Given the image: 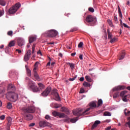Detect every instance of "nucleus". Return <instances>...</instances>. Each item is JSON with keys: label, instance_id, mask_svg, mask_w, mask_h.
<instances>
[{"label": "nucleus", "instance_id": "obj_23", "mask_svg": "<svg viewBox=\"0 0 130 130\" xmlns=\"http://www.w3.org/2000/svg\"><path fill=\"white\" fill-rule=\"evenodd\" d=\"M103 115L104 116H111V113L109 112L106 111L104 113Z\"/></svg>", "mask_w": 130, "mask_h": 130}, {"label": "nucleus", "instance_id": "obj_16", "mask_svg": "<svg viewBox=\"0 0 130 130\" xmlns=\"http://www.w3.org/2000/svg\"><path fill=\"white\" fill-rule=\"evenodd\" d=\"M51 106L54 108L57 109L61 107L60 105H58L57 103H52Z\"/></svg>", "mask_w": 130, "mask_h": 130}, {"label": "nucleus", "instance_id": "obj_44", "mask_svg": "<svg viewBox=\"0 0 130 130\" xmlns=\"http://www.w3.org/2000/svg\"><path fill=\"white\" fill-rule=\"evenodd\" d=\"M27 73V75L30 77L31 76V70L28 69L27 70H26Z\"/></svg>", "mask_w": 130, "mask_h": 130}, {"label": "nucleus", "instance_id": "obj_1", "mask_svg": "<svg viewBox=\"0 0 130 130\" xmlns=\"http://www.w3.org/2000/svg\"><path fill=\"white\" fill-rule=\"evenodd\" d=\"M97 107L96 103V102H92L90 103H89V108L86 109L84 112L82 113V109H77L73 111V113L74 115L76 116H82V115H85L87 114V112L89 111L90 110L94 109L95 108Z\"/></svg>", "mask_w": 130, "mask_h": 130}, {"label": "nucleus", "instance_id": "obj_62", "mask_svg": "<svg viewBox=\"0 0 130 130\" xmlns=\"http://www.w3.org/2000/svg\"><path fill=\"white\" fill-rule=\"evenodd\" d=\"M79 58H80L81 60H82V59H83V54H80V55H79Z\"/></svg>", "mask_w": 130, "mask_h": 130}, {"label": "nucleus", "instance_id": "obj_49", "mask_svg": "<svg viewBox=\"0 0 130 130\" xmlns=\"http://www.w3.org/2000/svg\"><path fill=\"white\" fill-rule=\"evenodd\" d=\"M45 118L47 120H50L51 119V117L49 115H47L45 116Z\"/></svg>", "mask_w": 130, "mask_h": 130}, {"label": "nucleus", "instance_id": "obj_22", "mask_svg": "<svg viewBox=\"0 0 130 130\" xmlns=\"http://www.w3.org/2000/svg\"><path fill=\"white\" fill-rule=\"evenodd\" d=\"M61 109L63 112H65L67 114H69L70 112L68 108H66L65 107H62Z\"/></svg>", "mask_w": 130, "mask_h": 130}, {"label": "nucleus", "instance_id": "obj_28", "mask_svg": "<svg viewBox=\"0 0 130 130\" xmlns=\"http://www.w3.org/2000/svg\"><path fill=\"white\" fill-rule=\"evenodd\" d=\"M127 93V91H123L120 93V96L123 98L126 93Z\"/></svg>", "mask_w": 130, "mask_h": 130}, {"label": "nucleus", "instance_id": "obj_34", "mask_svg": "<svg viewBox=\"0 0 130 130\" xmlns=\"http://www.w3.org/2000/svg\"><path fill=\"white\" fill-rule=\"evenodd\" d=\"M78 120V117L74 118L71 119L72 123H75Z\"/></svg>", "mask_w": 130, "mask_h": 130}, {"label": "nucleus", "instance_id": "obj_52", "mask_svg": "<svg viewBox=\"0 0 130 130\" xmlns=\"http://www.w3.org/2000/svg\"><path fill=\"white\" fill-rule=\"evenodd\" d=\"M83 85L84 86L88 87V86H89V83H88V82H86L85 81H84V82L83 83Z\"/></svg>", "mask_w": 130, "mask_h": 130}, {"label": "nucleus", "instance_id": "obj_57", "mask_svg": "<svg viewBox=\"0 0 130 130\" xmlns=\"http://www.w3.org/2000/svg\"><path fill=\"white\" fill-rule=\"evenodd\" d=\"M118 14H119V17H120V18H121V19H122V12L118 13Z\"/></svg>", "mask_w": 130, "mask_h": 130}, {"label": "nucleus", "instance_id": "obj_58", "mask_svg": "<svg viewBox=\"0 0 130 130\" xmlns=\"http://www.w3.org/2000/svg\"><path fill=\"white\" fill-rule=\"evenodd\" d=\"M35 125V123H32L29 124V127H32V126H34Z\"/></svg>", "mask_w": 130, "mask_h": 130}, {"label": "nucleus", "instance_id": "obj_8", "mask_svg": "<svg viewBox=\"0 0 130 130\" xmlns=\"http://www.w3.org/2000/svg\"><path fill=\"white\" fill-rule=\"evenodd\" d=\"M31 57V49H29L27 52L25 54L23 58V60L25 62L29 61Z\"/></svg>", "mask_w": 130, "mask_h": 130}, {"label": "nucleus", "instance_id": "obj_60", "mask_svg": "<svg viewBox=\"0 0 130 130\" xmlns=\"http://www.w3.org/2000/svg\"><path fill=\"white\" fill-rule=\"evenodd\" d=\"M80 93H84V89L81 88Z\"/></svg>", "mask_w": 130, "mask_h": 130}, {"label": "nucleus", "instance_id": "obj_38", "mask_svg": "<svg viewBox=\"0 0 130 130\" xmlns=\"http://www.w3.org/2000/svg\"><path fill=\"white\" fill-rule=\"evenodd\" d=\"M7 35L10 37H12L13 35V31L12 30H10L7 32Z\"/></svg>", "mask_w": 130, "mask_h": 130}, {"label": "nucleus", "instance_id": "obj_17", "mask_svg": "<svg viewBox=\"0 0 130 130\" xmlns=\"http://www.w3.org/2000/svg\"><path fill=\"white\" fill-rule=\"evenodd\" d=\"M107 35H108V39H112V33L110 32V30L109 29H107Z\"/></svg>", "mask_w": 130, "mask_h": 130}, {"label": "nucleus", "instance_id": "obj_54", "mask_svg": "<svg viewBox=\"0 0 130 130\" xmlns=\"http://www.w3.org/2000/svg\"><path fill=\"white\" fill-rule=\"evenodd\" d=\"M117 9H118V13H122V12L121 11V9L120 8L119 6H118Z\"/></svg>", "mask_w": 130, "mask_h": 130}, {"label": "nucleus", "instance_id": "obj_19", "mask_svg": "<svg viewBox=\"0 0 130 130\" xmlns=\"http://www.w3.org/2000/svg\"><path fill=\"white\" fill-rule=\"evenodd\" d=\"M38 86H39V89L40 90L39 91H40L41 90H42V89H44L45 86L43 84V83H38Z\"/></svg>", "mask_w": 130, "mask_h": 130}, {"label": "nucleus", "instance_id": "obj_15", "mask_svg": "<svg viewBox=\"0 0 130 130\" xmlns=\"http://www.w3.org/2000/svg\"><path fill=\"white\" fill-rule=\"evenodd\" d=\"M101 123V121L99 120H96L94 122V123H93V125H92V126H91V129L93 130L97 127V126Z\"/></svg>", "mask_w": 130, "mask_h": 130}, {"label": "nucleus", "instance_id": "obj_20", "mask_svg": "<svg viewBox=\"0 0 130 130\" xmlns=\"http://www.w3.org/2000/svg\"><path fill=\"white\" fill-rule=\"evenodd\" d=\"M38 64H39V62H36L35 63V66H34V68L33 69L34 73H37L36 70L38 69Z\"/></svg>", "mask_w": 130, "mask_h": 130}, {"label": "nucleus", "instance_id": "obj_55", "mask_svg": "<svg viewBox=\"0 0 130 130\" xmlns=\"http://www.w3.org/2000/svg\"><path fill=\"white\" fill-rule=\"evenodd\" d=\"M1 120H4L5 119V115H2L0 117Z\"/></svg>", "mask_w": 130, "mask_h": 130}, {"label": "nucleus", "instance_id": "obj_50", "mask_svg": "<svg viewBox=\"0 0 130 130\" xmlns=\"http://www.w3.org/2000/svg\"><path fill=\"white\" fill-rule=\"evenodd\" d=\"M5 11L4 10H0V17H2V16H3L4 14Z\"/></svg>", "mask_w": 130, "mask_h": 130}, {"label": "nucleus", "instance_id": "obj_48", "mask_svg": "<svg viewBox=\"0 0 130 130\" xmlns=\"http://www.w3.org/2000/svg\"><path fill=\"white\" fill-rule=\"evenodd\" d=\"M35 45L34 44L32 46V54H34L35 52Z\"/></svg>", "mask_w": 130, "mask_h": 130}, {"label": "nucleus", "instance_id": "obj_27", "mask_svg": "<svg viewBox=\"0 0 130 130\" xmlns=\"http://www.w3.org/2000/svg\"><path fill=\"white\" fill-rule=\"evenodd\" d=\"M129 96H130V95H125L122 98V100L123 102H128V100L127 99V97Z\"/></svg>", "mask_w": 130, "mask_h": 130}, {"label": "nucleus", "instance_id": "obj_18", "mask_svg": "<svg viewBox=\"0 0 130 130\" xmlns=\"http://www.w3.org/2000/svg\"><path fill=\"white\" fill-rule=\"evenodd\" d=\"M125 52L124 51L122 52V53L120 55V56L119 58V60H120L123 59L125 57Z\"/></svg>", "mask_w": 130, "mask_h": 130}, {"label": "nucleus", "instance_id": "obj_40", "mask_svg": "<svg viewBox=\"0 0 130 130\" xmlns=\"http://www.w3.org/2000/svg\"><path fill=\"white\" fill-rule=\"evenodd\" d=\"M78 30V29L77 27H74L71 29L70 32H74L77 31Z\"/></svg>", "mask_w": 130, "mask_h": 130}, {"label": "nucleus", "instance_id": "obj_10", "mask_svg": "<svg viewBox=\"0 0 130 130\" xmlns=\"http://www.w3.org/2000/svg\"><path fill=\"white\" fill-rule=\"evenodd\" d=\"M39 126L42 127H44L45 126H50V123L47 122L46 121H41L39 122Z\"/></svg>", "mask_w": 130, "mask_h": 130}, {"label": "nucleus", "instance_id": "obj_25", "mask_svg": "<svg viewBox=\"0 0 130 130\" xmlns=\"http://www.w3.org/2000/svg\"><path fill=\"white\" fill-rule=\"evenodd\" d=\"M6 5V2L4 0H0V5L2 6L3 7H5Z\"/></svg>", "mask_w": 130, "mask_h": 130}, {"label": "nucleus", "instance_id": "obj_53", "mask_svg": "<svg viewBox=\"0 0 130 130\" xmlns=\"http://www.w3.org/2000/svg\"><path fill=\"white\" fill-rule=\"evenodd\" d=\"M113 20L115 21V22H117L118 21V18L116 16H114V18H113Z\"/></svg>", "mask_w": 130, "mask_h": 130}, {"label": "nucleus", "instance_id": "obj_9", "mask_svg": "<svg viewBox=\"0 0 130 130\" xmlns=\"http://www.w3.org/2000/svg\"><path fill=\"white\" fill-rule=\"evenodd\" d=\"M51 90L50 87L47 88L42 93L41 95L44 97H46L48 95Z\"/></svg>", "mask_w": 130, "mask_h": 130}, {"label": "nucleus", "instance_id": "obj_2", "mask_svg": "<svg viewBox=\"0 0 130 130\" xmlns=\"http://www.w3.org/2000/svg\"><path fill=\"white\" fill-rule=\"evenodd\" d=\"M24 112V118L27 120L30 121L32 119L33 116L29 113H33L35 111V108L33 106H30L26 108L22 109Z\"/></svg>", "mask_w": 130, "mask_h": 130}, {"label": "nucleus", "instance_id": "obj_14", "mask_svg": "<svg viewBox=\"0 0 130 130\" xmlns=\"http://www.w3.org/2000/svg\"><path fill=\"white\" fill-rule=\"evenodd\" d=\"M17 44L19 47L23 46L24 45V40L23 39L18 38L17 39Z\"/></svg>", "mask_w": 130, "mask_h": 130}, {"label": "nucleus", "instance_id": "obj_39", "mask_svg": "<svg viewBox=\"0 0 130 130\" xmlns=\"http://www.w3.org/2000/svg\"><path fill=\"white\" fill-rule=\"evenodd\" d=\"M58 116H59V118H63L65 117V114L64 113H58Z\"/></svg>", "mask_w": 130, "mask_h": 130}, {"label": "nucleus", "instance_id": "obj_31", "mask_svg": "<svg viewBox=\"0 0 130 130\" xmlns=\"http://www.w3.org/2000/svg\"><path fill=\"white\" fill-rule=\"evenodd\" d=\"M67 64L70 65V68H71V69H74V68H75V64L73 63L68 62Z\"/></svg>", "mask_w": 130, "mask_h": 130}, {"label": "nucleus", "instance_id": "obj_47", "mask_svg": "<svg viewBox=\"0 0 130 130\" xmlns=\"http://www.w3.org/2000/svg\"><path fill=\"white\" fill-rule=\"evenodd\" d=\"M77 77V76L76 75V76H75V77H73V78H69V81H73L76 79Z\"/></svg>", "mask_w": 130, "mask_h": 130}, {"label": "nucleus", "instance_id": "obj_59", "mask_svg": "<svg viewBox=\"0 0 130 130\" xmlns=\"http://www.w3.org/2000/svg\"><path fill=\"white\" fill-rule=\"evenodd\" d=\"M111 129V126H109L105 128V130H110Z\"/></svg>", "mask_w": 130, "mask_h": 130}, {"label": "nucleus", "instance_id": "obj_33", "mask_svg": "<svg viewBox=\"0 0 130 130\" xmlns=\"http://www.w3.org/2000/svg\"><path fill=\"white\" fill-rule=\"evenodd\" d=\"M119 96V92H116L114 93L113 95V97L114 99H116Z\"/></svg>", "mask_w": 130, "mask_h": 130}, {"label": "nucleus", "instance_id": "obj_36", "mask_svg": "<svg viewBox=\"0 0 130 130\" xmlns=\"http://www.w3.org/2000/svg\"><path fill=\"white\" fill-rule=\"evenodd\" d=\"M34 76L37 80H39L40 79V77L37 72L34 73Z\"/></svg>", "mask_w": 130, "mask_h": 130}, {"label": "nucleus", "instance_id": "obj_3", "mask_svg": "<svg viewBox=\"0 0 130 130\" xmlns=\"http://www.w3.org/2000/svg\"><path fill=\"white\" fill-rule=\"evenodd\" d=\"M7 98L11 102H15L19 98L18 94L15 92H10L6 94Z\"/></svg>", "mask_w": 130, "mask_h": 130}, {"label": "nucleus", "instance_id": "obj_64", "mask_svg": "<svg viewBox=\"0 0 130 130\" xmlns=\"http://www.w3.org/2000/svg\"><path fill=\"white\" fill-rule=\"evenodd\" d=\"M84 80V77H81V78H80V81L83 82Z\"/></svg>", "mask_w": 130, "mask_h": 130}, {"label": "nucleus", "instance_id": "obj_21", "mask_svg": "<svg viewBox=\"0 0 130 130\" xmlns=\"http://www.w3.org/2000/svg\"><path fill=\"white\" fill-rule=\"evenodd\" d=\"M124 113L125 116H130V111H128L127 109L124 110Z\"/></svg>", "mask_w": 130, "mask_h": 130}, {"label": "nucleus", "instance_id": "obj_61", "mask_svg": "<svg viewBox=\"0 0 130 130\" xmlns=\"http://www.w3.org/2000/svg\"><path fill=\"white\" fill-rule=\"evenodd\" d=\"M50 64H51V62H50V61H49V62L47 63L46 67H50Z\"/></svg>", "mask_w": 130, "mask_h": 130}, {"label": "nucleus", "instance_id": "obj_32", "mask_svg": "<svg viewBox=\"0 0 130 130\" xmlns=\"http://www.w3.org/2000/svg\"><path fill=\"white\" fill-rule=\"evenodd\" d=\"M127 120L128 121L125 124V126H127V125H128V127L130 128V117L127 118Z\"/></svg>", "mask_w": 130, "mask_h": 130}, {"label": "nucleus", "instance_id": "obj_37", "mask_svg": "<svg viewBox=\"0 0 130 130\" xmlns=\"http://www.w3.org/2000/svg\"><path fill=\"white\" fill-rule=\"evenodd\" d=\"M12 123V118L9 117L8 118V125H10Z\"/></svg>", "mask_w": 130, "mask_h": 130}, {"label": "nucleus", "instance_id": "obj_26", "mask_svg": "<svg viewBox=\"0 0 130 130\" xmlns=\"http://www.w3.org/2000/svg\"><path fill=\"white\" fill-rule=\"evenodd\" d=\"M15 45V42L12 41L9 43L8 46L10 47H14Z\"/></svg>", "mask_w": 130, "mask_h": 130}, {"label": "nucleus", "instance_id": "obj_11", "mask_svg": "<svg viewBox=\"0 0 130 130\" xmlns=\"http://www.w3.org/2000/svg\"><path fill=\"white\" fill-rule=\"evenodd\" d=\"M95 20V18H94L92 15H88L86 17V22L88 23H91Z\"/></svg>", "mask_w": 130, "mask_h": 130}, {"label": "nucleus", "instance_id": "obj_46", "mask_svg": "<svg viewBox=\"0 0 130 130\" xmlns=\"http://www.w3.org/2000/svg\"><path fill=\"white\" fill-rule=\"evenodd\" d=\"M9 88L11 89L14 90L15 89V87L12 84H9Z\"/></svg>", "mask_w": 130, "mask_h": 130}, {"label": "nucleus", "instance_id": "obj_41", "mask_svg": "<svg viewBox=\"0 0 130 130\" xmlns=\"http://www.w3.org/2000/svg\"><path fill=\"white\" fill-rule=\"evenodd\" d=\"M7 108L9 109H12V105L11 103H8L7 104Z\"/></svg>", "mask_w": 130, "mask_h": 130}, {"label": "nucleus", "instance_id": "obj_7", "mask_svg": "<svg viewBox=\"0 0 130 130\" xmlns=\"http://www.w3.org/2000/svg\"><path fill=\"white\" fill-rule=\"evenodd\" d=\"M51 95H52L53 96H54L55 97V100L56 101H60V99L59 97V95L57 92V90L56 89H54V90H52L51 92Z\"/></svg>", "mask_w": 130, "mask_h": 130}, {"label": "nucleus", "instance_id": "obj_6", "mask_svg": "<svg viewBox=\"0 0 130 130\" xmlns=\"http://www.w3.org/2000/svg\"><path fill=\"white\" fill-rule=\"evenodd\" d=\"M21 7V4L20 3H16L15 6H13L9 10V14H15V13H16V12L19 10V8Z\"/></svg>", "mask_w": 130, "mask_h": 130}, {"label": "nucleus", "instance_id": "obj_30", "mask_svg": "<svg viewBox=\"0 0 130 130\" xmlns=\"http://www.w3.org/2000/svg\"><path fill=\"white\" fill-rule=\"evenodd\" d=\"M85 79H86V81H87V82H92L91 78L90 77V76H88V75H86L85 76Z\"/></svg>", "mask_w": 130, "mask_h": 130}, {"label": "nucleus", "instance_id": "obj_63", "mask_svg": "<svg viewBox=\"0 0 130 130\" xmlns=\"http://www.w3.org/2000/svg\"><path fill=\"white\" fill-rule=\"evenodd\" d=\"M37 54H40L41 56H42V52H41V51L40 50H39V51H38Z\"/></svg>", "mask_w": 130, "mask_h": 130}, {"label": "nucleus", "instance_id": "obj_56", "mask_svg": "<svg viewBox=\"0 0 130 130\" xmlns=\"http://www.w3.org/2000/svg\"><path fill=\"white\" fill-rule=\"evenodd\" d=\"M126 6H128V7H130V1H127L126 3Z\"/></svg>", "mask_w": 130, "mask_h": 130}, {"label": "nucleus", "instance_id": "obj_35", "mask_svg": "<svg viewBox=\"0 0 130 130\" xmlns=\"http://www.w3.org/2000/svg\"><path fill=\"white\" fill-rule=\"evenodd\" d=\"M116 40H117V39L115 37H114L113 38H111L110 39V43H114V42H115L116 41Z\"/></svg>", "mask_w": 130, "mask_h": 130}, {"label": "nucleus", "instance_id": "obj_45", "mask_svg": "<svg viewBox=\"0 0 130 130\" xmlns=\"http://www.w3.org/2000/svg\"><path fill=\"white\" fill-rule=\"evenodd\" d=\"M84 45L83 42H80V43L78 45V48H81Z\"/></svg>", "mask_w": 130, "mask_h": 130}, {"label": "nucleus", "instance_id": "obj_13", "mask_svg": "<svg viewBox=\"0 0 130 130\" xmlns=\"http://www.w3.org/2000/svg\"><path fill=\"white\" fill-rule=\"evenodd\" d=\"M37 40V37L36 36H30L28 37V42L29 44H31Z\"/></svg>", "mask_w": 130, "mask_h": 130}, {"label": "nucleus", "instance_id": "obj_51", "mask_svg": "<svg viewBox=\"0 0 130 130\" xmlns=\"http://www.w3.org/2000/svg\"><path fill=\"white\" fill-rule=\"evenodd\" d=\"M123 25L124 27L127 28L128 29L130 28V27L129 26H128L125 23H123Z\"/></svg>", "mask_w": 130, "mask_h": 130}, {"label": "nucleus", "instance_id": "obj_4", "mask_svg": "<svg viewBox=\"0 0 130 130\" xmlns=\"http://www.w3.org/2000/svg\"><path fill=\"white\" fill-rule=\"evenodd\" d=\"M28 86L29 88L34 92H40L39 89L38 88L36 83L32 81L31 80H29L28 81Z\"/></svg>", "mask_w": 130, "mask_h": 130}, {"label": "nucleus", "instance_id": "obj_42", "mask_svg": "<svg viewBox=\"0 0 130 130\" xmlns=\"http://www.w3.org/2000/svg\"><path fill=\"white\" fill-rule=\"evenodd\" d=\"M59 112H57L56 111H54L52 112V114L54 117H56L58 116Z\"/></svg>", "mask_w": 130, "mask_h": 130}, {"label": "nucleus", "instance_id": "obj_24", "mask_svg": "<svg viewBox=\"0 0 130 130\" xmlns=\"http://www.w3.org/2000/svg\"><path fill=\"white\" fill-rule=\"evenodd\" d=\"M103 105V101L101 99H100L98 101V107L102 106Z\"/></svg>", "mask_w": 130, "mask_h": 130}, {"label": "nucleus", "instance_id": "obj_5", "mask_svg": "<svg viewBox=\"0 0 130 130\" xmlns=\"http://www.w3.org/2000/svg\"><path fill=\"white\" fill-rule=\"evenodd\" d=\"M45 35L49 38H55L58 35V32L55 29H51L46 31Z\"/></svg>", "mask_w": 130, "mask_h": 130}, {"label": "nucleus", "instance_id": "obj_12", "mask_svg": "<svg viewBox=\"0 0 130 130\" xmlns=\"http://www.w3.org/2000/svg\"><path fill=\"white\" fill-rule=\"evenodd\" d=\"M126 88L124 85H118L117 87H115L113 89V91H116L118 90H124Z\"/></svg>", "mask_w": 130, "mask_h": 130}, {"label": "nucleus", "instance_id": "obj_29", "mask_svg": "<svg viewBox=\"0 0 130 130\" xmlns=\"http://www.w3.org/2000/svg\"><path fill=\"white\" fill-rule=\"evenodd\" d=\"M107 23H108V24L110 27H113L114 26V25L112 24V21L111 20L108 19Z\"/></svg>", "mask_w": 130, "mask_h": 130}, {"label": "nucleus", "instance_id": "obj_43", "mask_svg": "<svg viewBox=\"0 0 130 130\" xmlns=\"http://www.w3.org/2000/svg\"><path fill=\"white\" fill-rule=\"evenodd\" d=\"M88 11L90 12V13H94V9L92 7L88 8Z\"/></svg>", "mask_w": 130, "mask_h": 130}]
</instances>
